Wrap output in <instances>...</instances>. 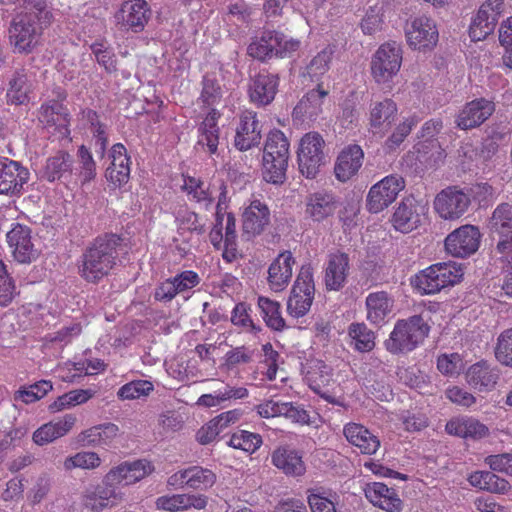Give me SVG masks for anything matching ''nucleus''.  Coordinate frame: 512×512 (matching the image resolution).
<instances>
[{"label":"nucleus","instance_id":"37","mask_svg":"<svg viewBox=\"0 0 512 512\" xmlns=\"http://www.w3.org/2000/svg\"><path fill=\"white\" fill-rule=\"evenodd\" d=\"M219 116L220 113L216 109H211L198 129L200 133L198 144L207 146L211 154L217 152L219 144V127L217 126Z\"/></svg>","mask_w":512,"mask_h":512},{"label":"nucleus","instance_id":"23","mask_svg":"<svg viewBox=\"0 0 512 512\" xmlns=\"http://www.w3.org/2000/svg\"><path fill=\"white\" fill-rule=\"evenodd\" d=\"M366 498L374 505L387 512H401L402 501L398 497L394 489L388 488L387 485L374 482L367 484L365 489Z\"/></svg>","mask_w":512,"mask_h":512},{"label":"nucleus","instance_id":"52","mask_svg":"<svg viewBox=\"0 0 512 512\" xmlns=\"http://www.w3.org/2000/svg\"><path fill=\"white\" fill-rule=\"evenodd\" d=\"M268 30H264L259 38L253 40L247 47V54L254 59L266 61L273 56V46Z\"/></svg>","mask_w":512,"mask_h":512},{"label":"nucleus","instance_id":"39","mask_svg":"<svg viewBox=\"0 0 512 512\" xmlns=\"http://www.w3.org/2000/svg\"><path fill=\"white\" fill-rule=\"evenodd\" d=\"M468 481L472 486L490 493L504 494L510 489V484L506 479L500 478L490 471L473 472Z\"/></svg>","mask_w":512,"mask_h":512},{"label":"nucleus","instance_id":"25","mask_svg":"<svg viewBox=\"0 0 512 512\" xmlns=\"http://www.w3.org/2000/svg\"><path fill=\"white\" fill-rule=\"evenodd\" d=\"M269 223L270 211L259 200L252 201L243 213V233L249 237L261 234Z\"/></svg>","mask_w":512,"mask_h":512},{"label":"nucleus","instance_id":"2","mask_svg":"<svg viewBox=\"0 0 512 512\" xmlns=\"http://www.w3.org/2000/svg\"><path fill=\"white\" fill-rule=\"evenodd\" d=\"M127 253L125 238L114 233L96 237L81 256L80 276L90 283H98L121 262L120 254Z\"/></svg>","mask_w":512,"mask_h":512},{"label":"nucleus","instance_id":"35","mask_svg":"<svg viewBox=\"0 0 512 512\" xmlns=\"http://www.w3.org/2000/svg\"><path fill=\"white\" fill-rule=\"evenodd\" d=\"M393 303L385 291L370 293L366 298L367 319L373 324L383 322L392 311Z\"/></svg>","mask_w":512,"mask_h":512},{"label":"nucleus","instance_id":"21","mask_svg":"<svg viewBox=\"0 0 512 512\" xmlns=\"http://www.w3.org/2000/svg\"><path fill=\"white\" fill-rule=\"evenodd\" d=\"M73 163V157L68 152L60 150L47 159L42 177L49 182L68 183L74 176Z\"/></svg>","mask_w":512,"mask_h":512},{"label":"nucleus","instance_id":"20","mask_svg":"<svg viewBox=\"0 0 512 512\" xmlns=\"http://www.w3.org/2000/svg\"><path fill=\"white\" fill-rule=\"evenodd\" d=\"M279 77L267 71H261L251 79L249 96L253 103L258 105L270 104L277 93Z\"/></svg>","mask_w":512,"mask_h":512},{"label":"nucleus","instance_id":"64","mask_svg":"<svg viewBox=\"0 0 512 512\" xmlns=\"http://www.w3.org/2000/svg\"><path fill=\"white\" fill-rule=\"evenodd\" d=\"M308 504L312 512H336L334 503L318 493L309 494Z\"/></svg>","mask_w":512,"mask_h":512},{"label":"nucleus","instance_id":"12","mask_svg":"<svg viewBox=\"0 0 512 512\" xmlns=\"http://www.w3.org/2000/svg\"><path fill=\"white\" fill-rule=\"evenodd\" d=\"M471 203L470 196L457 186H450L439 192L434 207L440 217L446 220L460 218Z\"/></svg>","mask_w":512,"mask_h":512},{"label":"nucleus","instance_id":"53","mask_svg":"<svg viewBox=\"0 0 512 512\" xmlns=\"http://www.w3.org/2000/svg\"><path fill=\"white\" fill-rule=\"evenodd\" d=\"M418 120L415 116L406 118L403 122H401L393 133L387 138L385 141V148L390 152L398 148L405 138L410 134L412 128L416 126Z\"/></svg>","mask_w":512,"mask_h":512},{"label":"nucleus","instance_id":"60","mask_svg":"<svg viewBox=\"0 0 512 512\" xmlns=\"http://www.w3.org/2000/svg\"><path fill=\"white\" fill-rule=\"evenodd\" d=\"M221 97L222 90L217 81L205 76L203 78V89L200 96V100L203 104L206 106H212L219 102Z\"/></svg>","mask_w":512,"mask_h":512},{"label":"nucleus","instance_id":"15","mask_svg":"<svg viewBox=\"0 0 512 512\" xmlns=\"http://www.w3.org/2000/svg\"><path fill=\"white\" fill-rule=\"evenodd\" d=\"M151 15L152 11L145 0H128L121 5L115 18L124 27L138 33L144 30Z\"/></svg>","mask_w":512,"mask_h":512},{"label":"nucleus","instance_id":"22","mask_svg":"<svg viewBox=\"0 0 512 512\" xmlns=\"http://www.w3.org/2000/svg\"><path fill=\"white\" fill-rule=\"evenodd\" d=\"M110 157L112 158V162L106 169L105 176L115 187H120L129 180L130 157L127 155L125 146L121 143L112 146Z\"/></svg>","mask_w":512,"mask_h":512},{"label":"nucleus","instance_id":"29","mask_svg":"<svg viewBox=\"0 0 512 512\" xmlns=\"http://www.w3.org/2000/svg\"><path fill=\"white\" fill-rule=\"evenodd\" d=\"M343 433L347 441L358 447L363 454L372 455L380 447V440L371 433L366 427L356 423L345 425Z\"/></svg>","mask_w":512,"mask_h":512},{"label":"nucleus","instance_id":"47","mask_svg":"<svg viewBox=\"0 0 512 512\" xmlns=\"http://www.w3.org/2000/svg\"><path fill=\"white\" fill-rule=\"evenodd\" d=\"M79 158V167L76 169V175L82 184L90 182L96 176V164L90 151L86 146L81 145L77 152Z\"/></svg>","mask_w":512,"mask_h":512},{"label":"nucleus","instance_id":"11","mask_svg":"<svg viewBox=\"0 0 512 512\" xmlns=\"http://www.w3.org/2000/svg\"><path fill=\"white\" fill-rule=\"evenodd\" d=\"M504 0H486L479 8L469 27L472 41H481L495 29L498 18L503 12Z\"/></svg>","mask_w":512,"mask_h":512},{"label":"nucleus","instance_id":"61","mask_svg":"<svg viewBox=\"0 0 512 512\" xmlns=\"http://www.w3.org/2000/svg\"><path fill=\"white\" fill-rule=\"evenodd\" d=\"M254 351L245 346L236 347L228 351L225 355L224 365L227 369H232L239 364H247L252 361Z\"/></svg>","mask_w":512,"mask_h":512},{"label":"nucleus","instance_id":"32","mask_svg":"<svg viewBox=\"0 0 512 512\" xmlns=\"http://www.w3.org/2000/svg\"><path fill=\"white\" fill-rule=\"evenodd\" d=\"M75 422L76 417L72 414H67L62 420L46 423L33 433V441L41 446L48 444L66 435L72 429Z\"/></svg>","mask_w":512,"mask_h":512},{"label":"nucleus","instance_id":"19","mask_svg":"<svg viewBox=\"0 0 512 512\" xmlns=\"http://www.w3.org/2000/svg\"><path fill=\"white\" fill-rule=\"evenodd\" d=\"M7 241L13 249L14 258L19 263H31L38 257L31 241V230L27 226L16 224L8 233Z\"/></svg>","mask_w":512,"mask_h":512},{"label":"nucleus","instance_id":"42","mask_svg":"<svg viewBox=\"0 0 512 512\" xmlns=\"http://www.w3.org/2000/svg\"><path fill=\"white\" fill-rule=\"evenodd\" d=\"M28 79L25 69L16 70L9 81L7 98L11 104L22 105L28 101Z\"/></svg>","mask_w":512,"mask_h":512},{"label":"nucleus","instance_id":"33","mask_svg":"<svg viewBox=\"0 0 512 512\" xmlns=\"http://www.w3.org/2000/svg\"><path fill=\"white\" fill-rule=\"evenodd\" d=\"M261 131L256 116L248 113L242 120L235 135V147L240 151H246L260 143Z\"/></svg>","mask_w":512,"mask_h":512},{"label":"nucleus","instance_id":"45","mask_svg":"<svg viewBox=\"0 0 512 512\" xmlns=\"http://www.w3.org/2000/svg\"><path fill=\"white\" fill-rule=\"evenodd\" d=\"M348 334L354 343L355 349L359 352H369L375 346L374 332L368 329L364 323L350 324Z\"/></svg>","mask_w":512,"mask_h":512},{"label":"nucleus","instance_id":"13","mask_svg":"<svg viewBox=\"0 0 512 512\" xmlns=\"http://www.w3.org/2000/svg\"><path fill=\"white\" fill-rule=\"evenodd\" d=\"M29 179V171L19 162L0 159V194L19 195Z\"/></svg>","mask_w":512,"mask_h":512},{"label":"nucleus","instance_id":"55","mask_svg":"<svg viewBox=\"0 0 512 512\" xmlns=\"http://www.w3.org/2000/svg\"><path fill=\"white\" fill-rule=\"evenodd\" d=\"M92 53L95 56L97 63L102 66L109 74L117 71V59L115 53L105 47L101 42H95L90 46Z\"/></svg>","mask_w":512,"mask_h":512},{"label":"nucleus","instance_id":"46","mask_svg":"<svg viewBox=\"0 0 512 512\" xmlns=\"http://www.w3.org/2000/svg\"><path fill=\"white\" fill-rule=\"evenodd\" d=\"M258 306L268 327L281 331L285 327V320L280 314V304L266 297H259Z\"/></svg>","mask_w":512,"mask_h":512},{"label":"nucleus","instance_id":"28","mask_svg":"<svg viewBox=\"0 0 512 512\" xmlns=\"http://www.w3.org/2000/svg\"><path fill=\"white\" fill-rule=\"evenodd\" d=\"M305 205L306 215L315 222H321L333 215L337 208L335 197L324 191L309 194Z\"/></svg>","mask_w":512,"mask_h":512},{"label":"nucleus","instance_id":"1","mask_svg":"<svg viewBox=\"0 0 512 512\" xmlns=\"http://www.w3.org/2000/svg\"><path fill=\"white\" fill-rule=\"evenodd\" d=\"M21 10L9 25V42L13 51L28 55L42 43L44 31L54 21L52 9L46 0H18Z\"/></svg>","mask_w":512,"mask_h":512},{"label":"nucleus","instance_id":"34","mask_svg":"<svg viewBox=\"0 0 512 512\" xmlns=\"http://www.w3.org/2000/svg\"><path fill=\"white\" fill-rule=\"evenodd\" d=\"M466 379L470 386L479 391L492 389L498 380L497 372L490 365L481 361L473 364L466 372Z\"/></svg>","mask_w":512,"mask_h":512},{"label":"nucleus","instance_id":"56","mask_svg":"<svg viewBox=\"0 0 512 512\" xmlns=\"http://www.w3.org/2000/svg\"><path fill=\"white\" fill-rule=\"evenodd\" d=\"M153 390V384L147 380L131 381L123 385L117 395L120 399H138L147 396Z\"/></svg>","mask_w":512,"mask_h":512},{"label":"nucleus","instance_id":"18","mask_svg":"<svg viewBox=\"0 0 512 512\" xmlns=\"http://www.w3.org/2000/svg\"><path fill=\"white\" fill-rule=\"evenodd\" d=\"M148 469L150 465L146 461L123 462L106 474L104 483L112 488L116 485H130L143 479L149 473Z\"/></svg>","mask_w":512,"mask_h":512},{"label":"nucleus","instance_id":"27","mask_svg":"<svg viewBox=\"0 0 512 512\" xmlns=\"http://www.w3.org/2000/svg\"><path fill=\"white\" fill-rule=\"evenodd\" d=\"M363 150L359 145H350L338 156L334 172L339 181L345 182L355 175L362 166Z\"/></svg>","mask_w":512,"mask_h":512},{"label":"nucleus","instance_id":"50","mask_svg":"<svg viewBox=\"0 0 512 512\" xmlns=\"http://www.w3.org/2000/svg\"><path fill=\"white\" fill-rule=\"evenodd\" d=\"M434 267L440 275L443 288L459 283L464 275L462 265L456 262H440L434 264Z\"/></svg>","mask_w":512,"mask_h":512},{"label":"nucleus","instance_id":"31","mask_svg":"<svg viewBox=\"0 0 512 512\" xmlns=\"http://www.w3.org/2000/svg\"><path fill=\"white\" fill-rule=\"evenodd\" d=\"M295 260L292 253L287 251L281 253L268 269V282L272 289L281 291L288 284L292 277V265Z\"/></svg>","mask_w":512,"mask_h":512},{"label":"nucleus","instance_id":"24","mask_svg":"<svg viewBox=\"0 0 512 512\" xmlns=\"http://www.w3.org/2000/svg\"><path fill=\"white\" fill-rule=\"evenodd\" d=\"M349 256L344 252H337L329 256L325 269V286L327 290L339 291L346 282L349 272Z\"/></svg>","mask_w":512,"mask_h":512},{"label":"nucleus","instance_id":"58","mask_svg":"<svg viewBox=\"0 0 512 512\" xmlns=\"http://www.w3.org/2000/svg\"><path fill=\"white\" fill-rule=\"evenodd\" d=\"M53 388L48 380H41L31 385L28 389L19 390L15 394V400H22L25 403H32L45 396Z\"/></svg>","mask_w":512,"mask_h":512},{"label":"nucleus","instance_id":"36","mask_svg":"<svg viewBox=\"0 0 512 512\" xmlns=\"http://www.w3.org/2000/svg\"><path fill=\"white\" fill-rule=\"evenodd\" d=\"M328 93L322 84H317V88L310 90L303 96L294 108V112L300 113L310 120L315 119L322 112L324 99L328 96Z\"/></svg>","mask_w":512,"mask_h":512},{"label":"nucleus","instance_id":"44","mask_svg":"<svg viewBox=\"0 0 512 512\" xmlns=\"http://www.w3.org/2000/svg\"><path fill=\"white\" fill-rule=\"evenodd\" d=\"M412 284L422 294H434L443 288L442 280L439 273L436 272L434 264L416 275L415 279L412 280Z\"/></svg>","mask_w":512,"mask_h":512},{"label":"nucleus","instance_id":"40","mask_svg":"<svg viewBox=\"0 0 512 512\" xmlns=\"http://www.w3.org/2000/svg\"><path fill=\"white\" fill-rule=\"evenodd\" d=\"M117 503L115 488L109 485L97 486L93 491H88L84 496V506L93 511L100 512Z\"/></svg>","mask_w":512,"mask_h":512},{"label":"nucleus","instance_id":"30","mask_svg":"<svg viewBox=\"0 0 512 512\" xmlns=\"http://www.w3.org/2000/svg\"><path fill=\"white\" fill-rule=\"evenodd\" d=\"M272 463L287 476H301L306 467L302 455L289 447H279L271 455Z\"/></svg>","mask_w":512,"mask_h":512},{"label":"nucleus","instance_id":"4","mask_svg":"<svg viewBox=\"0 0 512 512\" xmlns=\"http://www.w3.org/2000/svg\"><path fill=\"white\" fill-rule=\"evenodd\" d=\"M429 330V325L421 315L399 320L385 341V347L392 354L410 352L428 336Z\"/></svg>","mask_w":512,"mask_h":512},{"label":"nucleus","instance_id":"26","mask_svg":"<svg viewBox=\"0 0 512 512\" xmlns=\"http://www.w3.org/2000/svg\"><path fill=\"white\" fill-rule=\"evenodd\" d=\"M397 105L392 99H384L371 105L369 124L373 133H384L397 117Z\"/></svg>","mask_w":512,"mask_h":512},{"label":"nucleus","instance_id":"59","mask_svg":"<svg viewBox=\"0 0 512 512\" xmlns=\"http://www.w3.org/2000/svg\"><path fill=\"white\" fill-rule=\"evenodd\" d=\"M16 286L6 265L0 260V306L8 305L14 298Z\"/></svg>","mask_w":512,"mask_h":512},{"label":"nucleus","instance_id":"49","mask_svg":"<svg viewBox=\"0 0 512 512\" xmlns=\"http://www.w3.org/2000/svg\"><path fill=\"white\" fill-rule=\"evenodd\" d=\"M333 50L329 47L320 51L307 65V74L312 81H318L329 70Z\"/></svg>","mask_w":512,"mask_h":512},{"label":"nucleus","instance_id":"6","mask_svg":"<svg viewBox=\"0 0 512 512\" xmlns=\"http://www.w3.org/2000/svg\"><path fill=\"white\" fill-rule=\"evenodd\" d=\"M402 63L401 45L396 41L382 44L371 60V73L378 84L389 83L400 70Z\"/></svg>","mask_w":512,"mask_h":512},{"label":"nucleus","instance_id":"16","mask_svg":"<svg viewBox=\"0 0 512 512\" xmlns=\"http://www.w3.org/2000/svg\"><path fill=\"white\" fill-rule=\"evenodd\" d=\"M409 45L414 49L432 48L438 41V30L435 22L427 16L415 18L406 29Z\"/></svg>","mask_w":512,"mask_h":512},{"label":"nucleus","instance_id":"10","mask_svg":"<svg viewBox=\"0 0 512 512\" xmlns=\"http://www.w3.org/2000/svg\"><path fill=\"white\" fill-rule=\"evenodd\" d=\"M480 238L478 227L463 225L448 234L445 239V250L454 257H469L478 250Z\"/></svg>","mask_w":512,"mask_h":512},{"label":"nucleus","instance_id":"54","mask_svg":"<svg viewBox=\"0 0 512 512\" xmlns=\"http://www.w3.org/2000/svg\"><path fill=\"white\" fill-rule=\"evenodd\" d=\"M495 357L502 365L512 367V328L502 331L498 336Z\"/></svg>","mask_w":512,"mask_h":512},{"label":"nucleus","instance_id":"14","mask_svg":"<svg viewBox=\"0 0 512 512\" xmlns=\"http://www.w3.org/2000/svg\"><path fill=\"white\" fill-rule=\"evenodd\" d=\"M424 214V205H421L413 196L406 197L399 203L393 214V227L402 233H409L421 224Z\"/></svg>","mask_w":512,"mask_h":512},{"label":"nucleus","instance_id":"62","mask_svg":"<svg viewBox=\"0 0 512 512\" xmlns=\"http://www.w3.org/2000/svg\"><path fill=\"white\" fill-rule=\"evenodd\" d=\"M485 463L491 470L512 476V453L489 455Z\"/></svg>","mask_w":512,"mask_h":512},{"label":"nucleus","instance_id":"9","mask_svg":"<svg viewBox=\"0 0 512 512\" xmlns=\"http://www.w3.org/2000/svg\"><path fill=\"white\" fill-rule=\"evenodd\" d=\"M405 180L398 174H391L374 184L367 195L366 206L371 213H379L394 202L405 188Z\"/></svg>","mask_w":512,"mask_h":512},{"label":"nucleus","instance_id":"8","mask_svg":"<svg viewBox=\"0 0 512 512\" xmlns=\"http://www.w3.org/2000/svg\"><path fill=\"white\" fill-rule=\"evenodd\" d=\"M491 233L499 236L496 251L512 264V204L504 202L493 211L488 221Z\"/></svg>","mask_w":512,"mask_h":512},{"label":"nucleus","instance_id":"57","mask_svg":"<svg viewBox=\"0 0 512 512\" xmlns=\"http://www.w3.org/2000/svg\"><path fill=\"white\" fill-rule=\"evenodd\" d=\"M101 463V459L95 452H79L74 456L68 457L64 461V468L72 470L74 468L94 469Z\"/></svg>","mask_w":512,"mask_h":512},{"label":"nucleus","instance_id":"3","mask_svg":"<svg viewBox=\"0 0 512 512\" xmlns=\"http://www.w3.org/2000/svg\"><path fill=\"white\" fill-rule=\"evenodd\" d=\"M289 142L280 130L268 134L263 151V178L268 183L282 184L286 180Z\"/></svg>","mask_w":512,"mask_h":512},{"label":"nucleus","instance_id":"48","mask_svg":"<svg viewBox=\"0 0 512 512\" xmlns=\"http://www.w3.org/2000/svg\"><path fill=\"white\" fill-rule=\"evenodd\" d=\"M261 444L262 437L259 434L245 430L234 433L228 442L229 446L249 453L255 452Z\"/></svg>","mask_w":512,"mask_h":512},{"label":"nucleus","instance_id":"51","mask_svg":"<svg viewBox=\"0 0 512 512\" xmlns=\"http://www.w3.org/2000/svg\"><path fill=\"white\" fill-rule=\"evenodd\" d=\"M268 36H271V44L273 46V55L279 57L289 56L292 52L298 50L300 42L287 37L278 31L268 30Z\"/></svg>","mask_w":512,"mask_h":512},{"label":"nucleus","instance_id":"43","mask_svg":"<svg viewBox=\"0 0 512 512\" xmlns=\"http://www.w3.org/2000/svg\"><path fill=\"white\" fill-rule=\"evenodd\" d=\"M180 479L190 488L203 489L212 486L216 477L211 470L194 466L180 472Z\"/></svg>","mask_w":512,"mask_h":512},{"label":"nucleus","instance_id":"38","mask_svg":"<svg viewBox=\"0 0 512 512\" xmlns=\"http://www.w3.org/2000/svg\"><path fill=\"white\" fill-rule=\"evenodd\" d=\"M445 429L447 433L465 439H480L488 433V428L475 419L450 420L447 422Z\"/></svg>","mask_w":512,"mask_h":512},{"label":"nucleus","instance_id":"5","mask_svg":"<svg viewBox=\"0 0 512 512\" xmlns=\"http://www.w3.org/2000/svg\"><path fill=\"white\" fill-rule=\"evenodd\" d=\"M324 139L317 132L305 134L299 143L297 160L300 173L308 179H314L326 163Z\"/></svg>","mask_w":512,"mask_h":512},{"label":"nucleus","instance_id":"7","mask_svg":"<svg viewBox=\"0 0 512 512\" xmlns=\"http://www.w3.org/2000/svg\"><path fill=\"white\" fill-rule=\"evenodd\" d=\"M314 294L312 267L304 265L300 269L287 301L288 313L295 318L304 316L310 310Z\"/></svg>","mask_w":512,"mask_h":512},{"label":"nucleus","instance_id":"41","mask_svg":"<svg viewBox=\"0 0 512 512\" xmlns=\"http://www.w3.org/2000/svg\"><path fill=\"white\" fill-rule=\"evenodd\" d=\"M40 119L47 125H55L59 129L65 128L67 130L69 125V113L67 108L56 100L42 105Z\"/></svg>","mask_w":512,"mask_h":512},{"label":"nucleus","instance_id":"63","mask_svg":"<svg viewBox=\"0 0 512 512\" xmlns=\"http://www.w3.org/2000/svg\"><path fill=\"white\" fill-rule=\"evenodd\" d=\"M186 494H176L173 496H162L156 500V506L158 509L166 511H178L187 510Z\"/></svg>","mask_w":512,"mask_h":512},{"label":"nucleus","instance_id":"17","mask_svg":"<svg viewBox=\"0 0 512 512\" xmlns=\"http://www.w3.org/2000/svg\"><path fill=\"white\" fill-rule=\"evenodd\" d=\"M495 111V103L485 98L468 102L459 112L456 124L462 130L473 129L484 123Z\"/></svg>","mask_w":512,"mask_h":512}]
</instances>
